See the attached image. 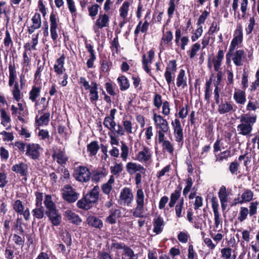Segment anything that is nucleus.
<instances>
[{"instance_id":"b1692460","label":"nucleus","mask_w":259,"mask_h":259,"mask_svg":"<svg viewBox=\"0 0 259 259\" xmlns=\"http://www.w3.org/2000/svg\"><path fill=\"white\" fill-rule=\"evenodd\" d=\"M65 60V56L64 54L58 58L54 65V69L57 75L60 76L63 74L64 71L65 70L64 67Z\"/></svg>"},{"instance_id":"de8ad7c7","label":"nucleus","mask_w":259,"mask_h":259,"mask_svg":"<svg viewBox=\"0 0 259 259\" xmlns=\"http://www.w3.org/2000/svg\"><path fill=\"white\" fill-rule=\"evenodd\" d=\"M130 4L127 1H125L120 7L119 9V14L120 16L123 18V19H126L128 15V12L129 10V7Z\"/></svg>"},{"instance_id":"c756f323","label":"nucleus","mask_w":259,"mask_h":259,"mask_svg":"<svg viewBox=\"0 0 259 259\" xmlns=\"http://www.w3.org/2000/svg\"><path fill=\"white\" fill-rule=\"evenodd\" d=\"M109 213V215L106 219V221L110 224H115L117 219L121 216V211L118 208H112L110 210Z\"/></svg>"},{"instance_id":"a211bd4d","label":"nucleus","mask_w":259,"mask_h":259,"mask_svg":"<svg viewBox=\"0 0 259 259\" xmlns=\"http://www.w3.org/2000/svg\"><path fill=\"white\" fill-rule=\"evenodd\" d=\"M148 58L146 54L142 56V67L144 71L148 74L151 73L150 69L149 67V64H151L155 56V51L153 49H151L148 52Z\"/></svg>"},{"instance_id":"bb28decb","label":"nucleus","mask_w":259,"mask_h":259,"mask_svg":"<svg viewBox=\"0 0 259 259\" xmlns=\"http://www.w3.org/2000/svg\"><path fill=\"white\" fill-rule=\"evenodd\" d=\"M98 84L96 81H92V88L89 90V98L92 103H95L99 98Z\"/></svg>"},{"instance_id":"2f4dec72","label":"nucleus","mask_w":259,"mask_h":259,"mask_svg":"<svg viewBox=\"0 0 259 259\" xmlns=\"http://www.w3.org/2000/svg\"><path fill=\"white\" fill-rule=\"evenodd\" d=\"M48 217L54 226H58L61 222V216L57 209L50 212H46Z\"/></svg>"},{"instance_id":"ddd939ff","label":"nucleus","mask_w":259,"mask_h":259,"mask_svg":"<svg viewBox=\"0 0 259 259\" xmlns=\"http://www.w3.org/2000/svg\"><path fill=\"white\" fill-rule=\"evenodd\" d=\"M237 106L232 102L221 100L218 105L217 111L220 114L233 113L236 111Z\"/></svg>"},{"instance_id":"0eeeda50","label":"nucleus","mask_w":259,"mask_h":259,"mask_svg":"<svg viewBox=\"0 0 259 259\" xmlns=\"http://www.w3.org/2000/svg\"><path fill=\"white\" fill-rule=\"evenodd\" d=\"M73 175L76 181L81 183L89 182L91 178V172L87 166L82 165L74 168Z\"/></svg>"},{"instance_id":"1a4fd4ad","label":"nucleus","mask_w":259,"mask_h":259,"mask_svg":"<svg viewBox=\"0 0 259 259\" xmlns=\"http://www.w3.org/2000/svg\"><path fill=\"white\" fill-rule=\"evenodd\" d=\"M62 191L63 198L68 203H73L78 198L79 194L70 185L64 186Z\"/></svg>"},{"instance_id":"69168bd1","label":"nucleus","mask_w":259,"mask_h":259,"mask_svg":"<svg viewBox=\"0 0 259 259\" xmlns=\"http://www.w3.org/2000/svg\"><path fill=\"white\" fill-rule=\"evenodd\" d=\"M62 241L66 244L67 247H69V251L70 250V246L72 244L71 235L69 232H66L62 235Z\"/></svg>"},{"instance_id":"5701e85b","label":"nucleus","mask_w":259,"mask_h":259,"mask_svg":"<svg viewBox=\"0 0 259 259\" xmlns=\"http://www.w3.org/2000/svg\"><path fill=\"white\" fill-rule=\"evenodd\" d=\"M86 222L89 226L101 230L103 227V222L99 218L93 215L88 216Z\"/></svg>"},{"instance_id":"37998d69","label":"nucleus","mask_w":259,"mask_h":259,"mask_svg":"<svg viewBox=\"0 0 259 259\" xmlns=\"http://www.w3.org/2000/svg\"><path fill=\"white\" fill-rule=\"evenodd\" d=\"M122 123L125 133L127 134H132L134 133L133 131V124L127 116L123 117Z\"/></svg>"},{"instance_id":"8fccbe9b","label":"nucleus","mask_w":259,"mask_h":259,"mask_svg":"<svg viewBox=\"0 0 259 259\" xmlns=\"http://www.w3.org/2000/svg\"><path fill=\"white\" fill-rule=\"evenodd\" d=\"M55 157L57 162L60 165L65 164L68 160V157L63 151H59L56 154Z\"/></svg>"},{"instance_id":"49530a36","label":"nucleus","mask_w":259,"mask_h":259,"mask_svg":"<svg viewBox=\"0 0 259 259\" xmlns=\"http://www.w3.org/2000/svg\"><path fill=\"white\" fill-rule=\"evenodd\" d=\"M184 198H181L179 201H178V203L175 206V211L176 215L177 218H180L183 217V212L185 213L184 211H183V209L184 208Z\"/></svg>"},{"instance_id":"79ce46f5","label":"nucleus","mask_w":259,"mask_h":259,"mask_svg":"<svg viewBox=\"0 0 259 259\" xmlns=\"http://www.w3.org/2000/svg\"><path fill=\"white\" fill-rule=\"evenodd\" d=\"M138 255L135 254L133 249L130 247H126L124 248L121 259H138Z\"/></svg>"},{"instance_id":"bf43d9fd","label":"nucleus","mask_w":259,"mask_h":259,"mask_svg":"<svg viewBox=\"0 0 259 259\" xmlns=\"http://www.w3.org/2000/svg\"><path fill=\"white\" fill-rule=\"evenodd\" d=\"M100 6L98 4H95L88 7L89 15L93 19L97 15Z\"/></svg>"},{"instance_id":"680f3d73","label":"nucleus","mask_w":259,"mask_h":259,"mask_svg":"<svg viewBox=\"0 0 259 259\" xmlns=\"http://www.w3.org/2000/svg\"><path fill=\"white\" fill-rule=\"evenodd\" d=\"M248 214V209L247 207H241L238 217V221L240 222H243L247 219Z\"/></svg>"},{"instance_id":"09e8293b","label":"nucleus","mask_w":259,"mask_h":259,"mask_svg":"<svg viewBox=\"0 0 259 259\" xmlns=\"http://www.w3.org/2000/svg\"><path fill=\"white\" fill-rule=\"evenodd\" d=\"M12 92L14 99L17 102L19 101L22 97V94L21 93L18 82H15Z\"/></svg>"},{"instance_id":"473e14b6","label":"nucleus","mask_w":259,"mask_h":259,"mask_svg":"<svg viewBox=\"0 0 259 259\" xmlns=\"http://www.w3.org/2000/svg\"><path fill=\"white\" fill-rule=\"evenodd\" d=\"M224 57V52L223 50L220 49L216 56L212 59L214 69L219 71Z\"/></svg>"},{"instance_id":"a18cd8bd","label":"nucleus","mask_w":259,"mask_h":259,"mask_svg":"<svg viewBox=\"0 0 259 259\" xmlns=\"http://www.w3.org/2000/svg\"><path fill=\"white\" fill-rule=\"evenodd\" d=\"M110 49L112 52V54L113 56L115 55V54H118L119 52V48H120V45L118 41V37L117 35L110 42Z\"/></svg>"},{"instance_id":"7ed1b4c3","label":"nucleus","mask_w":259,"mask_h":259,"mask_svg":"<svg viewBox=\"0 0 259 259\" xmlns=\"http://www.w3.org/2000/svg\"><path fill=\"white\" fill-rule=\"evenodd\" d=\"M99 197V187L98 186L94 188L81 199L77 202V206L79 208L88 210L94 204L96 203Z\"/></svg>"},{"instance_id":"e2e57ef3","label":"nucleus","mask_w":259,"mask_h":259,"mask_svg":"<svg viewBox=\"0 0 259 259\" xmlns=\"http://www.w3.org/2000/svg\"><path fill=\"white\" fill-rule=\"evenodd\" d=\"M50 114L49 112L45 113L42 115L38 119H36L38 125L47 124L50 120Z\"/></svg>"},{"instance_id":"864d4df0","label":"nucleus","mask_w":259,"mask_h":259,"mask_svg":"<svg viewBox=\"0 0 259 259\" xmlns=\"http://www.w3.org/2000/svg\"><path fill=\"white\" fill-rule=\"evenodd\" d=\"M38 33H37L36 35H32V45L31 46L30 44L28 42L25 44L24 46V48L27 51H31V49L32 50H36V46L38 44Z\"/></svg>"},{"instance_id":"6ab92c4d","label":"nucleus","mask_w":259,"mask_h":259,"mask_svg":"<svg viewBox=\"0 0 259 259\" xmlns=\"http://www.w3.org/2000/svg\"><path fill=\"white\" fill-rule=\"evenodd\" d=\"M175 41L176 46L180 47L182 50H185L186 46L189 42V39L187 36L181 37V30L177 29L175 32Z\"/></svg>"},{"instance_id":"a878e982","label":"nucleus","mask_w":259,"mask_h":259,"mask_svg":"<svg viewBox=\"0 0 259 259\" xmlns=\"http://www.w3.org/2000/svg\"><path fill=\"white\" fill-rule=\"evenodd\" d=\"M253 197V192L251 190L245 189L244 192L241 194L240 199L239 198L235 199V204L249 202L252 200Z\"/></svg>"},{"instance_id":"4c0bfd02","label":"nucleus","mask_w":259,"mask_h":259,"mask_svg":"<svg viewBox=\"0 0 259 259\" xmlns=\"http://www.w3.org/2000/svg\"><path fill=\"white\" fill-rule=\"evenodd\" d=\"M176 84L178 87L184 89L187 86V77H186L185 71L181 69L177 77Z\"/></svg>"},{"instance_id":"9d476101","label":"nucleus","mask_w":259,"mask_h":259,"mask_svg":"<svg viewBox=\"0 0 259 259\" xmlns=\"http://www.w3.org/2000/svg\"><path fill=\"white\" fill-rule=\"evenodd\" d=\"M109 16L105 13L100 12L93 26L95 33L99 34V29L109 27Z\"/></svg>"},{"instance_id":"338daca9","label":"nucleus","mask_w":259,"mask_h":259,"mask_svg":"<svg viewBox=\"0 0 259 259\" xmlns=\"http://www.w3.org/2000/svg\"><path fill=\"white\" fill-rule=\"evenodd\" d=\"M13 209L18 213L20 214V212L23 211L24 209V206L23 205L22 201L18 199L16 200L13 204Z\"/></svg>"},{"instance_id":"72a5a7b5","label":"nucleus","mask_w":259,"mask_h":259,"mask_svg":"<svg viewBox=\"0 0 259 259\" xmlns=\"http://www.w3.org/2000/svg\"><path fill=\"white\" fill-rule=\"evenodd\" d=\"M245 58V52L244 50H238L234 53L232 60L236 66H240L243 65V62Z\"/></svg>"},{"instance_id":"0e129e2a","label":"nucleus","mask_w":259,"mask_h":259,"mask_svg":"<svg viewBox=\"0 0 259 259\" xmlns=\"http://www.w3.org/2000/svg\"><path fill=\"white\" fill-rule=\"evenodd\" d=\"M0 112L1 117L2 118L1 124L5 126L8 123L11 121L10 117L8 115L4 109H2Z\"/></svg>"},{"instance_id":"f257e3e1","label":"nucleus","mask_w":259,"mask_h":259,"mask_svg":"<svg viewBox=\"0 0 259 259\" xmlns=\"http://www.w3.org/2000/svg\"><path fill=\"white\" fill-rule=\"evenodd\" d=\"M148 199L145 198L144 192L141 188H138L135 195L136 207L131 209L133 215L136 218L145 217V212L147 210L145 205Z\"/></svg>"},{"instance_id":"f3484780","label":"nucleus","mask_w":259,"mask_h":259,"mask_svg":"<svg viewBox=\"0 0 259 259\" xmlns=\"http://www.w3.org/2000/svg\"><path fill=\"white\" fill-rule=\"evenodd\" d=\"M152 152L146 146L143 147L142 150L136 155V159L140 162L147 163L152 158Z\"/></svg>"},{"instance_id":"393cba45","label":"nucleus","mask_w":259,"mask_h":259,"mask_svg":"<svg viewBox=\"0 0 259 259\" xmlns=\"http://www.w3.org/2000/svg\"><path fill=\"white\" fill-rule=\"evenodd\" d=\"M28 165L23 162L13 165L12 170L21 177H26L28 174Z\"/></svg>"},{"instance_id":"4d7b16f0","label":"nucleus","mask_w":259,"mask_h":259,"mask_svg":"<svg viewBox=\"0 0 259 259\" xmlns=\"http://www.w3.org/2000/svg\"><path fill=\"white\" fill-rule=\"evenodd\" d=\"M9 85L10 87H12L15 81L16 78V71L15 70V68L12 67V65H10L9 66Z\"/></svg>"},{"instance_id":"a19ab883","label":"nucleus","mask_w":259,"mask_h":259,"mask_svg":"<svg viewBox=\"0 0 259 259\" xmlns=\"http://www.w3.org/2000/svg\"><path fill=\"white\" fill-rule=\"evenodd\" d=\"M99 148L98 141H94L91 142L87 145V151L89 152V156H95L97 154Z\"/></svg>"},{"instance_id":"423d86ee","label":"nucleus","mask_w":259,"mask_h":259,"mask_svg":"<svg viewBox=\"0 0 259 259\" xmlns=\"http://www.w3.org/2000/svg\"><path fill=\"white\" fill-rule=\"evenodd\" d=\"M243 41V31L242 27L241 24H238L236 29L234 31L233 38L232 39L229 46V51L226 54V59L227 61L230 59L233 52L237 46L242 44Z\"/></svg>"},{"instance_id":"39448f33","label":"nucleus","mask_w":259,"mask_h":259,"mask_svg":"<svg viewBox=\"0 0 259 259\" xmlns=\"http://www.w3.org/2000/svg\"><path fill=\"white\" fill-rule=\"evenodd\" d=\"M153 120L154 121L155 128L156 130V135L155 138L164 136L169 130L167 121L163 117L155 113L153 114Z\"/></svg>"},{"instance_id":"3c124183","label":"nucleus","mask_w":259,"mask_h":259,"mask_svg":"<svg viewBox=\"0 0 259 259\" xmlns=\"http://www.w3.org/2000/svg\"><path fill=\"white\" fill-rule=\"evenodd\" d=\"M173 35L171 31H167L163 33L161 38L160 45L162 46L163 44L168 45L172 40Z\"/></svg>"},{"instance_id":"6e6552de","label":"nucleus","mask_w":259,"mask_h":259,"mask_svg":"<svg viewBox=\"0 0 259 259\" xmlns=\"http://www.w3.org/2000/svg\"><path fill=\"white\" fill-rule=\"evenodd\" d=\"M42 151L43 148L39 144L28 143L26 145L25 155L32 160H36L39 159Z\"/></svg>"},{"instance_id":"052dcab7","label":"nucleus","mask_w":259,"mask_h":259,"mask_svg":"<svg viewBox=\"0 0 259 259\" xmlns=\"http://www.w3.org/2000/svg\"><path fill=\"white\" fill-rule=\"evenodd\" d=\"M176 0H169L168 3L167 15L169 18L173 17L175 11L176 10Z\"/></svg>"},{"instance_id":"e433bc0d","label":"nucleus","mask_w":259,"mask_h":259,"mask_svg":"<svg viewBox=\"0 0 259 259\" xmlns=\"http://www.w3.org/2000/svg\"><path fill=\"white\" fill-rule=\"evenodd\" d=\"M107 171L105 168H100L93 172L92 180L94 182H99L101 179L107 175Z\"/></svg>"},{"instance_id":"aec40b11","label":"nucleus","mask_w":259,"mask_h":259,"mask_svg":"<svg viewBox=\"0 0 259 259\" xmlns=\"http://www.w3.org/2000/svg\"><path fill=\"white\" fill-rule=\"evenodd\" d=\"M117 110L116 109H112L110 111L109 116L105 117L103 121V125L109 130L112 132L116 126V123L114 121L115 115Z\"/></svg>"},{"instance_id":"2eb2a0df","label":"nucleus","mask_w":259,"mask_h":259,"mask_svg":"<svg viewBox=\"0 0 259 259\" xmlns=\"http://www.w3.org/2000/svg\"><path fill=\"white\" fill-rule=\"evenodd\" d=\"M41 90V82L36 83L32 87L31 90L29 93V99L32 102H35V108H38L39 102L37 101V98L39 96Z\"/></svg>"},{"instance_id":"ea45409f","label":"nucleus","mask_w":259,"mask_h":259,"mask_svg":"<svg viewBox=\"0 0 259 259\" xmlns=\"http://www.w3.org/2000/svg\"><path fill=\"white\" fill-rule=\"evenodd\" d=\"M114 181L115 179L114 176L111 175L107 182L102 185L101 189L103 193L106 195L109 194L112 190V184L114 183Z\"/></svg>"},{"instance_id":"f03ea898","label":"nucleus","mask_w":259,"mask_h":259,"mask_svg":"<svg viewBox=\"0 0 259 259\" xmlns=\"http://www.w3.org/2000/svg\"><path fill=\"white\" fill-rule=\"evenodd\" d=\"M99 197V187L98 186L94 188L81 199L77 202V206L79 208L88 210L94 204L96 203Z\"/></svg>"},{"instance_id":"c85d7f7f","label":"nucleus","mask_w":259,"mask_h":259,"mask_svg":"<svg viewBox=\"0 0 259 259\" xmlns=\"http://www.w3.org/2000/svg\"><path fill=\"white\" fill-rule=\"evenodd\" d=\"M153 231L156 234H160L163 229L164 223L163 218L159 215L155 217L153 221Z\"/></svg>"},{"instance_id":"c03bdc74","label":"nucleus","mask_w":259,"mask_h":259,"mask_svg":"<svg viewBox=\"0 0 259 259\" xmlns=\"http://www.w3.org/2000/svg\"><path fill=\"white\" fill-rule=\"evenodd\" d=\"M44 203L48 210L47 212H50L57 209L55 204L52 201V197L50 195H46Z\"/></svg>"},{"instance_id":"dca6fc26","label":"nucleus","mask_w":259,"mask_h":259,"mask_svg":"<svg viewBox=\"0 0 259 259\" xmlns=\"http://www.w3.org/2000/svg\"><path fill=\"white\" fill-rule=\"evenodd\" d=\"M155 143L158 142L161 145L162 150L163 152H167L170 155H173L174 147L170 141L166 140L165 136L158 138H155Z\"/></svg>"},{"instance_id":"20e7f679","label":"nucleus","mask_w":259,"mask_h":259,"mask_svg":"<svg viewBox=\"0 0 259 259\" xmlns=\"http://www.w3.org/2000/svg\"><path fill=\"white\" fill-rule=\"evenodd\" d=\"M239 118L240 123L237 126L238 134L242 136H248L250 135L253 125L256 122V116H251L248 114L241 115Z\"/></svg>"},{"instance_id":"f704fd0d","label":"nucleus","mask_w":259,"mask_h":259,"mask_svg":"<svg viewBox=\"0 0 259 259\" xmlns=\"http://www.w3.org/2000/svg\"><path fill=\"white\" fill-rule=\"evenodd\" d=\"M233 99L237 104L244 105L246 101L245 91L240 89L236 90L233 94Z\"/></svg>"},{"instance_id":"4468645a","label":"nucleus","mask_w":259,"mask_h":259,"mask_svg":"<svg viewBox=\"0 0 259 259\" xmlns=\"http://www.w3.org/2000/svg\"><path fill=\"white\" fill-rule=\"evenodd\" d=\"M51 37L54 42H56L58 37L57 28L59 19L56 15L52 12L50 16Z\"/></svg>"},{"instance_id":"7c9ffc66","label":"nucleus","mask_w":259,"mask_h":259,"mask_svg":"<svg viewBox=\"0 0 259 259\" xmlns=\"http://www.w3.org/2000/svg\"><path fill=\"white\" fill-rule=\"evenodd\" d=\"M64 216L71 223L76 225H79L82 222L80 217L70 210H66L64 212Z\"/></svg>"},{"instance_id":"603ef678","label":"nucleus","mask_w":259,"mask_h":259,"mask_svg":"<svg viewBox=\"0 0 259 259\" xmlns=\"http://www.w3.org/2000/svg\"><path fill=\"white\" fill-rule=\"evenodd\" d=\"M121 151L120 157L122 161H126L129 154V148L128 146L123 142H121Z\"/></svg>"},{"instance_id":"774afa93","label":"nucleus","mask_w":259,"mask_h":259,"mask_svg":"<svg viewBox=\"0 0 259 259\" xmlns=\"http://www.w3.org/2000/svg\"><path fill=\"white\" fill-rule=\"evenodd\" d=\"M123 170V165L121 163H116L114 166H110L111 172L115 176L118 175Z\"/></svg>"},{"instance_id":"cd10ccee","label":"nucleus","mask_w":259,"mask_h":259,"mask_svg":"<svg viewBox=\"0 0 259 259\" xmlns=\"http://www.w3.org/2000/svg\"><path fill=\"white\" fill-rule=\"evenodd\" d=\"M182 189V187L180 184L176 190L170 194V201L168 203V206L170 208L174 207L176 205L177 201L180 198Z\"/></svg>"},{"instance_id":"412c9836","label":"nucleus","mask_w":259,"mask_h":259,"mask_svg":"<svg viewBox=\"0 0 259 259\" xmlns=\"http://www.w3.org/2000/svg\"><path fill=\"white\" fill-rule=\"evenodd\" d=\"M218 196L221 202L222 209L224 210L226 209L229 196V194L225 186L223 185L220 187L218 192Z\"/></svg>"},{"instance_id":"13d9d810","label":"nucleus","mask_w":259,"mask_h":259,"mask_svg":"<svg viewBox=\"0 0 259 259\" xmlns=\"http://www.w3.org/2000/svg\"><path fill=\"white\" fill-rule=\"evenodd\" d=\"M45 65V61L43 63H40V60H38L37 62V69L34 74V80H40L41 73L44 69Z\"/></svg>"},{"instance_id":"58836bf2","label":"nucleus","mask_w":259,"mask_h":259,"mask_svg":"<svg viewBox=\"0 0 259 259\" xmlns=\"http://www.w3.org/2000/svg\"><path fill=\"white\" fill-rule=\"evenodd\" d=\"M117 82L121 91H126L130 87V82L127 77L124 75L119 76L117 78Z\"/></svg>"},{"instance_id":"f8f14e48","label":"nucleus","mask_w":259,"mask_h":259,"mask_svg":"<svg viewBox=\"0 0 259 259\" xmlns=\"http://www.w3.org/2000/svg\"><path fill=\"white\" fill-rule=\"evenodd\" d=\"M171 125L174 131V135L177 142L182 144L184 142L183 129L180 120L176 118L171 121Z\"/></svg>"},{"instance_id":"9b49d317","label":"nucleus","mask_w":259,"mask_h":259,"mask_svg":"<svg viewBox=\"0 0 259 259\" xmlns=\"http://www.w3.org/2000/svg\"><path fill=\"white\" fill-rule=\"evenodd\" d=\"M134 200V195L130 188L124 187L120 192L119 202L120 204L129 206Z\"/></svg>"},{"instance_id":"4be33fe9","label":"nucleus","mask_w":259,"mask_h":259,"mask_svg":"<svg viewBox=\"0 0 259 259\" xmlns=\"http://www.w3.org/2000/svg\"><path fill=\"white\" fill-rule=\"evenodd\" d=\"M126 170L130 175H133L138 172L145 173L146 171V169L143 166L133 162H129L126 163Z\"/></svg>"},{"instance_id":"6e6d98bb","label":"nucleus","mask_w":259,"mask_h":259,"mask_svg":"<svg viewBox=\"0 0 259 259\" xmlns=\"http://www.w3.org/2000/svg\"><path fill=\"white\" fill-rule=\"evenodd\" d=\"M200 48L201 45L199 42H196L191 46V49L187 52L190 59H193L196 56Z\"/></svg>"},{"instance_id":"c9c22d12","label":"nucleus","mask_w":259,"mask_h":259,"mask_svg":"<svg viewBox=\"0 0 259 259\" xmlns=\"http://www.w3.org/2000/svg\"><path fill=\"white\" fill-rule=\"evenodd\" d=\"M33 217V222L37 220H41L45 217V209L42 205H35V208L31 211Z\"/></svg>"},{"instance_id":"5fc2aeb1","label":"nucleus","mask_w":259,"mask_h":259,"mask_svg":"<svg viewBox=\"0 0 259 259\" xmlns=\"http://www.w3.org/2000/svg\"><path fill=\"white\" fill-rule=\"evenodd\" d=\"M105 88L107 93L111 96H115L116 95L115 91L116 85L113 84L110 82H107L105 83Z\"/></svg>"}]
</instances>
